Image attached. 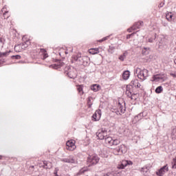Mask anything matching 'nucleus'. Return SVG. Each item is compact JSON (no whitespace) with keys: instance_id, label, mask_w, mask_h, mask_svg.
Segmentation results:
<instances>
[{"instance_id":"1","label":"nucleus","mask_w":176,"mask_h":176,"mask_svg":"<svg viewBox=\"0 0 176 176\" xmlns=\"http://www.w3.org/2000/svg\"><path fill=\"white\" fill-rule=\"evenodd\" d=\"M134 74L138 76V79L144 81L149 76V71L146 69H142L140 67H137L134 70Z\"/></svg>"},{"instance_id":"2","label":"nucleus","mask_w":176,"mask_h":176,"mask_svg":"<svg viewBox=\"0 0 176 176\" xmlns=\"http://www.w3.org/2000/svg\"><path fill=\"white\" fill-rule=\"evenodd\" d=\"M89 58L87 56H80V55L74 56L72 59V63L77 64V65H87Z\"/></svg>"},{"instance_id":"3","label":"nucleus","mask_w":176,"mask_h":176,"mask_svg":"<svg viewBox=\"0 0 176 176\" xmlns=\"http://www.w3.org/2000/svg\"><path fill=\"white\" fill-rule=\"evenodd\" d=\"M65 74L68 76L70 79H75L76 77V69H75L74 67L67 66L65 67Z\"/></svg>"},{"instance_id":"4","label":"nucleus","mask_w":176,"mask_h":176,"mask_svg":"<svg viewBox=\"0 0 176 176\" xmlns=\"http://www.w3.org/2000/svg\"><path fill=\"white\" fill-rule=\"evenodd\" d=\"M105 143L109 146H116L120 144V140L118 139H113L112 137L105 138Z\"/></svg>"},{"instance_id":"5","label":"nucleus","mask_w":176,"mask_h":176,"mask_svg":"<svg viewBox=\"0 0 176 176\" xmlns=\"http://www.w3.org/2000/svg\"><path fill=\"white\" fill-rule=\"evenodd\" d=\"M100 162V158L96 155H89L87 158V163L89 166L97 164Z\"/></svg>"},{"instance_id":"6","label":"nucleus","mask_w":176,"mask_h":176,"mask_svg":"<svg viewBox=\"0 0 176 176\" xmlns=\"http://www.w3.org/2000/svg\"><path fill=\"white\" fill-rule=\"evenodd\" d=\"M66 149L67 151H75L76 145H75V140H71L66 142Z\"/></svg>"},{"instance_id":"7","label":"nucleus","mask_w":176,"mask_h":176,"mask_svg":"<svg viewBox=\"0 0 176 176\" xmlns=\"http://www.w3.org/2000/svg\"><path fill=\"white\" fill-rule=\"evenodd\" d=\"M96 135L99 140H104L108 135V132L105 129H100L96 133Z\"/></svg>"},{"instance_id":"8","label":"nucleus","mask_w":176,"mask_h":176,"mask_svg":"<svg viewBox=\"0 0 176 176\" xmlns=\"http://www.w3.org/2000/svg\"><path fill=\"white\" fill-rule=\"evenodd\" d=\"M120 152L121 153H126L127 152V146L124 144H121L118 148L113 150L114 155H119Z\"/></svg>"},{"instance_id":"9","label":"nucleus","mask_w":176,"mask_h":176,"mask_svg":"<svg viewBox=\"0 0 176 176\" xmlns=\"http://www.w3.org/2000/svg\"><path fill=\"white\" fill-rule=\"evenodd\" d=\"M144 25V22L142 21H139L136 23L134 24L131 28L128 29L129 32H133V31H135L137 30H139L141 27Z\"/></svg>"},{"instance_id":"10","label":"nucleus","mask_w":176,"mask_h":176,"mask_svg":"<svg viewBox=\"0 0 176 176\" xmlns=\"http://www.w3.org/2000/svg\"><path fill=\"white\" fill-rule=\"evenodd\" d=\"M152 82H163L164 80V74H156L152 77Z\"/></svg>"},{"instance_id":"11","label":"nucleus","mask_w":176,"mask_h":176,"mask_svg":"<svg viewBox=\"0 0 176 176\" xmlns=\"http://www.w3.org/2000/svg\"><path fill=\"white\" fill-rule=\"evenodd\" d=\"M167 171H168V166H167V165H165L162 168H161L160 170H158L156 172V174L158 176H163L165 173H167Z\"/></svg>"},{"instance_id":"12","label":"nucleus","mask_w":176,"mask_h":176,"mask_svg":"<svg viewBox=\"0 0 176 176\" xmlns=\"http://www.w3.org/2000/svg\"><path fill=\"white\" fill-rule=\"evenodd\" d=\"M131 164H133L131 161L122 160L121 164L118 166V168L123 169L124 167H127V166H131Z\"/></svg>"},{"instance_id":"13","label":"nucleus","mask_w":176,"mask_h":176,"mask_svg":"<svg viewBox=\"0 0 176 176\" xmlns=\"http://www.w3.org/2000/svg\"><path fill=\"white\" fill-rule=\"evenodd\" d=\"M130 85L132 87H135V89H141V84L138 82V79L132 80Z\"/></svg>"},{"instance_id":"14","label":"nucleus","mask_w":176,"mask_h":176,"mask_svg":"<svg viewBox=\"0 0 176 176\" xmlns=\"http://www.w3.org/2000/svg\"><path fill=\"white\" fill-rule=\"evenodd\" d=\"M92 118H93L94 120H95V122H97L100 119H101V110L96 111V112L93 115Z\"/></svg>"},{"instance_id":"15","label":"nucleus","mask_w":176,"mask_h":176,"mask_svg":"<svg viewBox=\"0 0 176 176\" xmlns=\"http://www.w3.org/2000/svg\"><path fill=\"white\" fill-rule=\"evenodd\" d=\"M118 110L116 111L117 115H122V113H124L126 112V107L122 105V104H118Z\"/></svg>"},{"instance_id":"16","label":"nucleus","mask_w":176,"mask_h":176,"mask_svg":"<svg viewBox=\"0 0 176 176\" xmlns=\"http://www.w3.org/2000/svg\"><path fill=\"white\" fill-rule=\"evenodd\" d=\"M40 54L41 56H43V60H45V58H47L49 57L47 52L43 48L40 49Z\"/></svg>"},{"instance_id":"17","label":"nucleus","mask_w":176,"mask_h":176,"mask_svg":"<svg viewBox=\"0 0 176 176\" xmlns=\"http://www.w3.org/2000/svg\"><path fill=\"white\" fill-rule=\"evenodd\" d=\"M166 20H168V21H173V20H175V16H174V14H173L172 12H168L166 14Z\"/></svg>"},{"instance_id":"18","label":"nucleus","mask_w":176,"mask_h":176,"mask_svg":"<svg viewBox=\"0 0 176 176\" xmlns=\"http://www.w3.org/2000/svg\"><path fill=\"white\" fill-rule=\"evenodd\" d=\"M61 162H64V163H75V159L74 157L63 158Z\"/></svg>"},{"instance_id":"19","label":"nucleus","mask_w":176,"mask_h":176,"mask_svg":"<svg viewBox=\"0 0 176 176\" xmlns=\"http://www.w3.org/2000/svg\"><path fill=\"white\" fill-rule=\"evenodd\" d=\"M30 45H31V42H30V40H27L25 42L21 44L23 50H25V49H27V47H28Z\"/></svg>"},{"instance_id":"20","label":"nucleus","mask_w":176,"mask_h":176,"mask_svg":"<svg viewBox=\"0 0 176 176\" xmlns=\"http://www.w3.org/2000/svg\"><path fill=\"white\" fill-rule=\"evenodd\" d=\"M170 137L172 140H176V126H173L171 130Z\"/></svg>"},{"instance_id":"21","label":"nucleus","mask_w":176,"mask_h":176,"mask_svg":"<svg viewBox=\"0 0 176 176\" xmlns=\"http://www.w3.org/2000/svg\"><path fill=\"white\" fill-rule=\"evenodd\" d=\"M43 167L44 168H52V167H53V165L52 164V162H47L45 161V162H43Z\"/></svg>"},{"instance_id":"22","label":"nucleus","mask_w":176,"mask_h":176,"mask_svg":"<svg viewBox=\"0 0 176 176\" xmlns=\"http://www.w3.org/2000/svg\"><path fill=\"white\" fill-rule=\"evenodd\" d=\"M122 78L123 79H124V80H127V79L130 78V72L129 71L124 72V73L122 74Z\"/></svg>"},{"instance_id":"23","label":"nucleus","mask_w":176,"mask_h":176,"mask_svg":"<svg viewBox=\"0 0 176 176\" xmlns=\"http://www.w3.org/2000/svg\"><path fill=\"white\" fill-rule=\"evenodd\" d=\"M100 89H101V87H100V85L95 84L92 86H91V90H93V91H98L100 90Z\"/></svg>"},{"instance_id":"24","label":"nucleus","mask_w":176,"mask_h":176,"mask_svg":"<svg viewBox=\"0 0 176 176\" xmlns=\"http://www.w3.org/2000/svg\"><path fill=\"white\" fill-rule=\"evenodd\" d=\"M89 53L90 54H97V53H100L98 48H91L89 50Z\"/></svg>"},{"instance_id":"25","label":"nucleus","mask_w":176,"mask_h":176,"mask_svg":"<svg viewBox=\"0 0 176 176\" xmlns=\"http://www.w3.org/2000/svg\"><path fill=\"white\" fill-rule=\"evenodd\" d=\"M162 45H167V39H166L164 37L162 38L161 41H160L159 47H162Z\"/></svg>"},{"instance_id":"26","label":"nucleus","mask_w":176,"mask_h":176,"mask_svg":"<svg viewBox=\"0 0 176 176\" xmlns=\"http://www.w3.org/2000/svg\"><path fill=\"white\" fill-rule=\"evenodd\" d=\"M126 57H127V52H125L122 54H121L118 57V60H120V61H124V58H126Z\"/></svg>"},{"instance_id":"27","label":"nucleus","mask_w":176,"mask_h":176,"mask_svg":"<svg viewBox=\"0 0 176 176\" xmlns=\"http://www.w3.org/2000/svg\"><path fill=\"white\" fill-rule=\"evenodd\" d=\"M14 50L17 52H21L23 50V45H21V44L15 45Z\"/></svg>"},{"instance_id":"28","label":"nucleus","mask_w":176,"mask_h":176,"mask_svg":"<svg viewBox=\"0 0 176 176\" xmlns=\"http://www.w3.org/2000/svg\"><path fill=\"white\" fill-rule=\"evenodd\" d=\"M10 53V51H7L6 52H0V58H3V57H8V55Z\"/></svg>"},{"instance_id":"29","label":"nucleus","mask_w":176,"mask_h":176,"mask_svg":"<svg viewBox=\"0 0 176 176\" xmlns=\"http://www.w3.org/2000/svg\"><path fill=\"white\" fill-rule=\"evenodd\" d=\"M116 49V48L113 47V45H110L108 52L110 53V54H113V53H115Z\"/></svg>"},{"instance_id":"30","label":"nucleus","mask_w":176,"mask_h":176,"mask_svg":"<svg viewBox=\"0 0 176 176\" xmlns=\"http://www.w3.org/2000/svg\"><path fill=\"white\" fill-rule=\"evenodd\" d=\"M162 91H163V87L162 86L157 87L155 89V93H157V94H160Z\"/></svg>"},{"instance_id":"31","label":"nucleus","mask_w":176,"mask_h":176,"mask_svg":"<svg viewBox=\"0 0 176 176\" xmlns=\"http://www.w3.org/2000/svg\"><path fill=\"white\" fill-rule=\"evenodd\" d=\"M6 8L2 9V12H3L4 19H9L10 14H8L9 12L5 10Z\"/></svg>"},{"instance_id":"32","label":"nucleus","mask_w":176,"mask_h":176,"mask_svg":"<svg viewBox=\"0 0 176 176\" xmlns=\"http://www.w3.org/2000/svg\"><path fill=\"white\" fill-rule=\"evenodd\" d=\"M63 65H64V63L59 62L58 64H55L54 65V68L55 69H58V68H60V67H63Z\"/></svg>"},{"instance_id":"33","label":"nucleus","mask_w":176,"mask_h":176,"mask_svg":"<svg viewBox=\"0 0 176 176\" xmlns=\"http://www.w3.org/2000/svg\"><path fill=\"white\" fill-rule=\"evenodd\" d=\"M77 89H78L79 94H80L82 96V94H83V87H82V85H78L77 87Z\"/></svg>"},{"instance_id":"34","label":"nucleus","mask_w":176,"mask_h":176,"mask_svg":"<svg viewBox=\"0 0 176 176\" xmlns=\"http://www.w3.org/2000/svg\"><path fill=\"white\" fill-rule=\"evenodd\" d=\"M126 96L128 97H129V98H132L133 99V98H131L133 96V94H131V91L130 90L126 89Z\"/></svg>"},{"instance_id":"35","label":"nucleus","mask_w":176,"mask_h":176,"mask_svg":"<svg viewBox=\"0 0 176 176\" xmlns=\"http://www.w3.org/2000/svg\"><path fill=\"white\" fill-rule=\"evenodd\" d=\"M5 42H6L5 38H2V37H0V43L2 46V47H3V45H5Z\"/></svg>"},{"instance_id":"36","label":"nucleus","mask_w":176,"mask_h":176,"mask_svg":"<svg viewBox=\"0 0 176 176\" xmlns=\"http://www.w3.org/2000/svg\"><path fill=\"white\" fill-rule=\"evenodd\" d=\"M87 170L86 169H81L80 171L77 173V176L81 175V174H84V173H86Z\"/></svg>"},{"instance_id":"37","label":"nucleus","mask_w":176,"mask_h":176,"mask_svg":"<svg viewBox=\"0 0 176 176\" xmlns=\"http://www.w3.org/2000/svg\"><path fill=\"white\" fill-rule=\"evenodd\" d=\"M143 54H148L149 53V48H144L142 50Z\"/></svg>"},{"instance_id":"38","label":"nucleus","mask_w":176,"mask_h":176,"mask_svg":"<svg viewBox=\"0 0 176 176\" xmlns=\"http://www.w3.org/2000/svg\"><path fill=\"white\" fill-rule=\"evenodd\" d=\"M113 174H118V175L117 176H120L122 175V171H119V170H113Z\"/></svg>"},{"instance_id":"39","label":"nucleus","mask_w":176,"mask_h":176,"mask_svg":"<svg viewBox=\"0 0 176 176\" xmlns=\"http://www.w3.org/2000/svg\"><path fill=\"white\" fill-rule=\"evenodd\" d=\"M12 58H16V60H20L21 58V56L20 55H15V56H12Z\"/></svg>"},{"instance_id":"40","label":"nucleus","mask_w":176,"mask_h":176,"mask_svg":"<svg viewBox=\"0 0 176 176\" xmlns=\"http://www.w3.org/2000/svg\"><path fill=\"white\" fill-rule=\"evenodd\" d=\"M107 39H109V36H107L106 37H104L101 40L99 41V42H104V41H107Z\"/></svg>"},{"instance_id":"41","label":"nucleus","mask_w":176,"mask_h":176,"mask_svg":"<svg viewBox=\"0 0 176 176\" xmlns=\"http://www.w3.org/2000/svg\"><path fill=\"white\" fill-rule=\"evenodd\" d=\"M149 171V169H142L141 172L143 173L144 174H146Z\"/></svg>"},{"instance_id":"42","label":"nucleus","mask_w":176,"mask_h":176,"mask_svg":"<svg viewBox=\"0 0 176 176\" xmlns=\"http://www.w3.org/2000/svg\"><path fill=\"white\" fill-rule=\"evenodd\" d=\"M134 34H135V33H132L131 34H128L126 36V39H130V38H131V36H133V35H134Z\"/></svg>"},{"instance_id":"43","label":"nucleus","mask_w":176,"mask_h":176,"mask_svg":"<svg viewBox=\"0 0 176 176\" xmlns=\"http://www.w3.org/2000/svg\"><path fill=\"white\" fill-rule=\"evenodd\" d=\"M119 175L118 174H115L113 173V170H112L111 172H110V176H118Z\"/></svg>"},{"instance_id":"44","label":"nucleus","mask_w":176,"mask_h":176,"mask_svg":"<svg viewBox=\"0 0 176 176\" xmlns=\"http://www.w3.org/2000/svg\"><path fill=\"white\" fill-rule=\"evenodd\" d=\"M119 175L118 174H115L113 173V170H112L111 172H110V176H118Z\"/></svg>"},{"instance_id":"45","label":"nucleus","mask_w":176,"mask_h":176,"mask_svg":"<svg viewBox=\"0 0 176 176\" xmlns=\"http://www.w3.org/2000/svg\"><path fill=\"white\" fill-rule=\"evenodd\" d=\"M148 42H149L150 43H152L153 42V38L152 37L149 38L148 39Z\"/></svg>"},{"instance_id":"46","label":"nucleus","mask_w":176,"mask_h":176,"mask_svg":"<svg viewBox=\"0 0 176 176\" xmlns=\"http://www.w3.org/2000/svg\"><path fill=\"white\" fill-rule=\"evenodd\" d=\"M103 176H111V172H108L107 173L104 174Z\"/></svg>"},{"instance_id":"47","label":"nucleus","mask_w":176,"mask_h":176,"mask_svg":"<svg viewBox=\"0 0 176 176\" xmlns=\"http://www.w3.org/2000/svg\"><path fill=\"white\" fill-rule=\"evenodd\" d=\"M170 76H173V78H176V74L174 73H171Z\"/></svg>"},{"instance_id":"48","label":"nucleus","mask_w":176,"mask_h":176,"mask_svg":"<svg viewBox=\"0 0 176 176\" xmlns=\"http://www.w3.org/2000/svg\"><path fill=\"white\" fill-rule=\"evenodd\" d=\"M91 100H93V98L89 97V99H88V102H91Z\"/></svg>"},{"instance_id":"49","label":"nucleus","mask_w":176,"mask_h":176,"mask_svg":"<svg viewBox=\"0 0 176 176\" xmlns=\"http://www.w3.org/2000/svg\"><path fill=\"white\" fill-rule=\"evenodd\" d=\"M54 174H55V175L58 176V175H57V169H56V170L54 171Z\"/></svg>"},{"instance_id":"50","label":"nucleus","mask_w":176,"mask_h":176,"mask_svg":"<svg viewBox=\"0 0 176 176\" xmlns=\"http://www.w3.org/2000/svg\"><path fill=\"white\" fill-rule=\"evenodd\" d=\"M2 65V61L0 60V67Z\"/></svg>"},{"instance_id":"51","label":"nucleus","mask_w":176,"mask_h":176,"mask_svg":"<svg viewBox=\"0 0 176 176\" xmlns=\"http://www.w3.org/2000/svg\"><path fill=\"white\" fill-rule=\"evenodd\" d=\"M174 63H175V64L176 65V58L175 59Z\"/></svg>"},{"instance_id":"52","label":"nucleus","mask_w":176,"mask_h":176,"mask_svg":"<svg viewBox=\"0 0 176 176\" xmlns=\"http://www.w3.org/2000/svg\"><path fill=\"white\" fill-rule=\"evenodd\" d=\"M30 168H34V166H30Z\"/></svg>"},{"instance_id":"53","label":"nucleus","mask_w":176,"mask_h":176,"mask_svg":"<svg viewBox=\"0 0 176 176\" xmlns=\"http://www.w3.org/2000/svg\"><path fill=\"white\" fill-rule=\"evenodd\" d=\"M2 159V156L1 155H0V160Z\"/></svg>"},{"instance_id":"54","label":"nucleus","mask_w":176,"mask_h":176,"mask_svg":"<svg viewBox=\"0 0 176 176\" xmlns=\"http://www.w3.org/2000/svg\"><path fill=\"white\" fill-rule=\"evenodd\" d=\"M65 54H68V52H65Z\"/></svg>"},{"instance_id":"55","label":"nucleus","mask_w":176,"mask_h":176,"mask_svg":"<svg viewBox=\"0 0 176 176\" xmlns=\"http://www.w3.org/2000/svg\"><path fill=\"white\" fill-rule=\"evenodd\" d=\"M1 171L0 170V175H1Z\"/></svg>"}]
</instances>
